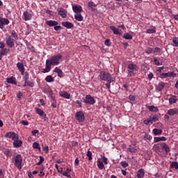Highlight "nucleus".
I'll return each instance as SVG.
<instances>
[{
    "label": "nucleus",
    "instance_id": "obj_51",
    "mask_svg": "<svg viewBox=\"0 0 178 178\" xmlns=\"http://www.w3.org/2000/svg\"><path fill=\"white\" fill-rule=\"evenodd\" d=\"M44 161V156H40V161L37 163L38 166H40V165H42Z\"/></svg>",
    "mask_w": 178,
    "mask_h": 178
},
{
    "label": "nucleus",
    "instance_id": "obj_60",
    "mask_svg": "<svg viewBox=\"0 0 178 178\" xmlns=\"http://www.w3.org/2000/svg\"><path fill=\"white\" fill-rule=\"evenodd\" d=\"M159 141H161L160 137H154V143H159Z\"/></svg>",
    "mask_w": 178,
    "mask_h": 178
},
{
    "label": "nucleus",
    "instance_id": "obj_4",
    "mask_svg": "<svg viewBox=\"0 0 178 178\" xmlns=\"http://www.w3.org/2000/svg\"><path fill=\"white\" fill-rule=\"evenodd\" d=\"M15 166L19 169V170H22V163H23V157H22V155L17 154L15 159Z\"/></svg>",
    "mask_w": 178,
    "mask_h": 178
},
{
    "label": "nucleus",
    "instance_id": "obj_58",
    "mask_svg": "<svg viewBox=\"0 0 178 178\" xmlns=\"http://www.w3.org/2000/svg\"><path fill=\"white\" fill-rule=\"evenodd\" d=\"M26 84H27V86H29V87H34V82H31V81H27Z\"/></svg>",
    "mask_w": 178,
    "mask_h": 178
},
{
    "label": "nucleus",
    "instance_id": "obj_37",
    "mask_svg": "<svg viewBox=\"0 0 178 178\" xmlns=\"http://www.w3.org/2000/svg\"><path fill=\"white\" fill-rule=\"evenodd\" d=\"M172 47H178V38L175 37L172 38Z\"/></svg>",
    "mask_w": 178,
    "mask_h": 178
},
{
    "label": "nucleus",
    "instance_id": "obj_35",
    "mask_svg": "<svg viewBox=\"0 0 178 178\" xmlns=\"http://www.w3.org/2000/svg\"><path fill=\"white\" fill-rule=\"evenodd\" d=\"M75 20H77L78 22H82L83 17L81 16V14H76L74 15Z\"/></svg>",
    "mask_w": 178,
    "mask_h": 178
},
{
    "label": "nucleus",
    "instance_id": "obj_46",
    "mask_svg": "<svg viewBox=\"0 0 178 178\" xmlns=\"http://www.w3.org/2000/svg\"><path fill=\"white\" fill-rule=\"evenodd\" d=\"M33 148H34L35 149H41L40 148V144L38 143L34 142L33 144Z\"/></svg>",
    "mask_w": 178,
    "mask_h": 178
},
{
    "label": "nucleus",
    "instance_id": "obj_42",
    "mask_svg": "<svg viewBox=\"0 0 178 178\" xmlns=\"http://www.w3.org/2000/svg\"><path fill=\"white\" fill-rule=\"evenodd\" d=\"M83 102H84V104H90V95H87L83 98Z\"/></svg>",
    "mask_w": 178,
    "mask_h": 178
},
{
    "label": "nucleus",
    "instance_id": "obj_56",
    "mask_svg": "<svg viewBox=\"0 0 178 178\" xmlns=\"http://www.w3.org/2000/svg\"><path fill=\"white\" fill-rule=\"evenodd\" d=\"M161 52V49L159 47H155L154 50H153V54H159Z\"/></svg>",
    "mask_w": 178,
    "mask_h": 178
},
{
    "label": "nucleus",
    "instance_id": "obj_24",
    "mask_svg": "<svg viewBox=\"0 0 178 178\" xmlns=\"http://www.w3.org/2000/svg\"><path fill=\"white\" fill-rule=\"evenodd\" d=\"M152 133H153L154 136H161L162 134V129L154 128L152 130Z\"/></svg>",
    "mask_w": 178,
    "mask_h": 178
},
{
    "label": "nucleus",
    "instance_id": "obj_44",
    "mask_svg": "<svg viewBox=\"0 0 178 178\" xmlns=\"http://www.w3.org/2000/svg\"><path fill=\"white\" fill-rule=\"evenodd\" d=\"M48 94L51 97V99L53 101H55V97H54V91H52V90H49Z\"/></svg>",
    "mask_w": 178,
    "mask_h": 178
},
{
    "label": "nucleus",
    "instance_id": "obj_29",
    "mask_svg": "<svg viewBox=\"0 0 178 178\" xmlns=\"http://www.w3.org/2000/svg\"><path fill=\"white\" fill-rule=\"evenodd\" d=\"M143 140L145 141H151V140H152V136L151 135H148L147 133H145L143 135Z\"/></svg>",
    "mask_w": 178,
    "mask_h": 178
},
{
    "label": "nucleus",
    "instance_id": "obj_43",
    "mask_svg": "<svg viewBox=\"0 0 178 178\" xmlns=\"http://www.w3.org/2000/svg\"><path fill=\"white\" fill-rule=\"evenodd\" d=\"M4 154L7 158H10L12 156V152L10 150H6Z\"/></svg>",
    "mask_w": 178,
    "mask_h": 178
},
{
    "label": "nucleus",
    "instance_id": "obj_20",
    "mask_svg": "<svg viewBox=\"0 0 178 178\" xmlns=\"http://www.w3.org/2000/svg\"><path fill=\"white\" fill-rule=\"evenodd\" d=\"M35 111H36V113H38V115H40L41 118H43V119L45 118V116H47V115H45V113L44 112V111L41 110V108H35Z\"/></svg>",
    "mask_w": 178,
    "mask_h": 178
},
{
    "label": "nucleus",
    "instance_id": "obj_5",
    "mask_svg": "<svg viewBox=\"0 0 178 178\" xmlns=\"http://www.w3.org/2000/svg\"><path fill=\"white\" fill-rule=\"evenodd\" d=\"M6 44L10 48H13L15 47V40L12 38V36L8 35L6 38Z\"/></svg>",
    "mask_w": 178,
    "mask_h": 178
},
{
    "label": "nucleus",
    "instance_id": "obj_62",
    "mask_svg": "<svg viewBox=\"0 0 178 178\" xmlns=\"http://www.w3.org/2000/svg\"><path fill=\"white\" fill-rule=\"evenodd\" d=\"M0 49H5V42H0Z\"/></svg>",
    "mask_w": 178,
    "mask_h": 178
},
{
    "label": "nucleus",
    "instance_id": "obj_15",
    "mask_svg": "<svg viewBox=\"0 0 178 178\" xmlns=\"http://www.w3.org/2000/svg\"><path fill=\"white\" fill-rule=\"evenodd\" d=\"M59 95L60 97H63V98H66V99H70V94L66 91L60 92Z\"/></svg>",
    "mask_w": 178,
    "mask_h": 178
},
{
    "label": "nucleus",
    "instance_id": "obj_52",
    "mask_svg": "<svg viewBox=\"0 0 178 178\" xmlns=\"http://www.w3.org/2000/svg\"><path fill=\"white\" fill-rule=\"evenodd\" d=\"M143 123H144L145 124H146L147 126H148V124H149V123L152 124L151 118H148V119H147V120H145L143 121Z\"/></svg>",
    "mask_w": 178,
    "mask_h": 178
},
{
    "label": "nucleus",
    "instance_id": "obj_61",
    "mask_svg": "<svg viewBox=\"0 0 178 178\" xmlns=\"http://www.w3.org/2000/svg\"><path fill=\"white\" fill-rule=\"evenodd\" d=\"M147 78L149 79V80H151L154 78V74H152V72L149 73V74L147 75Z\"/></svg>",
    "mask_w": 178,
    "mask_h": 178
},
{
    "label": "nucleus",
    "instance_id": "obj_13",
    "mask_svg": "<svg viewBox=\"0 0 178 178\" xmlns=\"http://www.w3.org/2000/svg\"><path fill=\"white\" fill-rule=\"evenodd\" d=\"M167 113L169 115V116H175V115H178V108H170L168 111Z\"/></svg>",
    "mask_w": 178,
    "mask_h": 178
},
{
    "label": "nucleus",
    "instance_id": "obj_30",
    "mask_svg": "<svg viewBox=\"0 0 178 178\" xmlns=\"http://www.w3.org/2000/svg\"><path fill=\"white\" fill-rule=\"evenodd\" d=\"M147 34H155L156 31L155 30V26H153L152 29H148L146 30Z\"/></svg>",
    "mask_w": 178,
    "mask_h": 178
},
{
    "label": "nucleus",
    "instance_id": "obj_47",
    "mask_svg": "<svg viewBox=\"0 0 178 178\" xmlns=\"http://www.w3.org/2000/svg\"><path fill=\"white\" fill-rule=\"evenodd\" d=\"M104 45H106V47H111L112 45V42H111V40L106 39L104 41Z\"/></svg>",
    "mask_w": 178,
    "mask_h": 178
},
{
    "label": "nucleus",
    "instance_id": "obj_8",
    "mask_svg": "<svg viewBox=\"0 0 178 178\" xmlns=\"http://www.w3.org/2000/svg\"><path fill=\"white\" fill-rule=\"evenodd\" d=\"M72 10L74 13H76V15L80 14L81 13V12H83V8L81 7V6L79 5L72 6Z\"/></svg>",
    "mask_w": 178,
    "mask_h": 178
},
{
    "label": "nucleus",
    "instance_id": "obj_23",
    "mask_svg": "<svg viewBox=\"0 0 178 178\" xmlns=\"http://www.w3.org/2000/svg\"><path fill=\"white\" fill-rule=\"evenodd\" d=\"M22 144L23 142L22 140H19V139L17 140H14L13 142V145L15 148H19V147H22Z\"/></svg>",
    "mask_w": 178,
    "mask_h": 178
},
{
    "label": "nucleus",
    "instance_id": "obj_59",
    "mask_svg": "<svg viewBox=\"0 0 178 178\" xmlns=\"http://www.w3.org/2000/svg\"><path fill=\"white\" fill-rule=\"evenodd\" d=\"M21 124L24 126H29V122L27 120H22L21 121Z\"/></svg>",
    "mask_w": 178,
    "mask_h": 178
},
{
    "label": "nucleus",
    "instance_id": "obj_10",
    "mask_svg": "<svg viewBox=\"0 0 178 178\" xmlns=\"http://www.w3.org/2000/svg\"><path fill=\"white\" fill-rule=\"evenodd\" d=\"M110 30L113 31V34L115 35H122V31L119 30L118 28H115V26H111Z\"/></svg>",
    "mask_w": 178,
    "mask_h": 178
},
{
    "label": "nucleus",
    "instance_id": "obj_22",
    "mask_svg": "<svg viewBox=\"0 0 178 178\" xmlns=\"http://www.w3.org/2000/svg\"><path fill=\"white\" fill-rule=\"evenodd\" d=\"M53 72L54 73H57L58 77H63V72L59 67H56Z\"/></svg>",
    "mask_w": 178,
    "mask_h": 178
},
{
    "label": "nucleus",
    "instance_id": "obj_36",
    "mask_svg": "<svg viewBox=\"0 0 178 178\" xmlns=\"http://www.w3.org/2000/svg\"><path fill=\"white\" fill-rule=\"evenodd\" d=\"M123 38H124V40H133V36L130 33H126L124 34Z\"/></svg>",
    "mask_w": 178,
    "mask_h": 178
},
{
    "label": "nucleus",
    "instance_id": "obj_55",
    "mask_svg": "<svg viewBox=\"0 0 178 178\" xmlns=\"http://www.w3.org/2000/svg\"><path fill=\"white\" fill-rule=\"evenodd\" d=\"M153 51L154 50L152 49V48L148 47L147 49L145 51V53L148 54H152Z\"/></svg>",
    "mask_w": 178,
    "mask_h": 178
},
{
    "label": "nucleus",
    "instance_id": "obj_32",
    "mask_svg": "<svg viewBox=\"0 0 178 178\" xmlns=\"http://www.w3.org/2000/svg\"><path fill=\"white\" fill-rule=\"evenodd\" d=\"M51 66L46 63V67L42 70V73H49L51 71Z\"/></svg>",
    "mask_w": 178,
    "mask_h": 178
},
{
    "label": "nucleus",
    "instance_id": "obj_9",
    "mask_svg": "<svg viewBox=\"0 0 178 178\" xmlns=\"http://www.w3.org/2000/svg\"><path fill=\"white\" fill-rule=\"evenodd\" d=\"M76 118L79 122H84V113L81 111H79L76 113Z\"/></svg>",
    "mask_w": 178,
    "mask_h": 178
},
{
    "label": "nucleus",
    "instance_id": "obj_26",
    "mask_svg": "<svg viewBox=\"0 0 178 178\" xmlns=\"http://www.w3.org/2000/svg\"><path fill=\"white\" fill-rule=\"evenodd\" d=\"M46 24H47V26H49L50 27H54L55 26H58V22L49 20L46 22Z\"/></svg>",
    "mask_w": 178,
    "mask_h": 178
},
{
    "label": "nucleus",
    "instance_id": "obj_19",
    "mask_svg": "<svg viewBox=\"0 0 178 178\" xmlns=\"http://www.w3.org/2000/svg\"><path fill=\"white\" fill-rule=\"evenodd\" d=\"M62 24L64 27H66V29H72V27H73L74 25L73 24V23L70 22H62Z\"/></svg>",
    "mask_w": 178,
    "mask_h": 178
},
{
    "label": "nucleus",
    "instance_id": "obj_64",
    "mask_svg": "<svg viewBox=\"0 0 178 178\" xmlns=\"http://www.w3.org/2000/svg\"><path fill=\"white\" fill-rule=\"evenodd\" d=\"M22 97H23V94L22 93V92H19L17 95V97L19 99H22Z\"/></svg>",
    "mask_w": 178,
    "mask_h": 178
},
{
    "label": "nucleus",
    "instance_id": "obj_28",
    "mask_svg": "<svg viewBox=\"0 0 178 178\" xmlns=\"http://www.w3.org/2000/svg\"><path fill=\"white\" fill-rule=\"evenodd\" d=\"M147 109H149L150 112H158L159 111L155 106H148Z\"/></svg>",
    "mask_w": 178,
    "mask_h": 178
},
{
    "label": "nucleus",
    "instance_id": "obj_1",
    "mask_svg": "<svg viewBox=\"0 0 178 178\" xmlns=\"http://www.w3.org/2000/svg\"><path fill=\"white\" fill-rule=\"evenodd\" d=\"M62 59L61 54H57L51 56L49 59L46 60V63L51 67L58 66L60 63V60Z\"/></svg>",
    "mask_w": 178,
    "mask_h": 178
},
{
    "label": "nucleus",
    "instance_id": "obj_40",
    "mask_svg": "<svg viewBox=\"0 0 178 178\" xmlns=\"http://www.w3.org/2000/svg\"><path fill=\"white\" fill-rule=\"evenodd\" d=\"M45 81L47 83H52V81H54V78L52 77V76L49 75L45 78Z\"/></svg>",
    "mask_w": 178,
    "mask_h": 178
},
{
    "label": "nucleus",
    "instance_id": "obj_17",
    "mask_svg": "<svg viewBox=\"0 0 178 178\" xmlns=\"http://www.w3.org/2000/svg\"><path fill=\"white\" fill-rule=\"evenodd\" d=\"M153 149L154 151L156 153V154H161V145L160 144H155L154 146H153Z\"/></svg>",
    "mask_w": 178,
    "mask_h": 178
},
{
    "label": "nucleus",
    "instance_id": "obj_48",
    "mask_svg": "<svg viewBox=\"0 0 178 178\" xmlns=\"http://www.w3.org/2000/svg\"><path fill=\"white\" fill-rule=\"evenodd\" d=\"M154 65H156V66H161V62L159 61V60H158V58H156V57L154 58Z\"/></svg>",
    "mask_w": 178,
    "mask_h": 178
},
{
    "label": "nucleus",
    "instance_id": "obj_16",
    "mask_svg": "<svg viewBox=\"0 0 178 178\" xmlns=\"http://www.w3.org/2000/svg\"><path fill=\"white\" fill-rule=\"evenodd\" d=\"M24 20L26 22H27L28 20H31L32 15L28 11H24Z\"/></svg>",
    "mask_w": 178,
    "mask_h": 178
},
{
    "label": "nucleus",
    "instance_id": "obj_53",
    "mask_svg": "<svg viewBox=\"0 0 178 178\" xmlns=\"http://www.w3.org/2000/svg\"><path fill=\"white\" fill-rule=\"evenodd\" d=\"M94 104H95V99L90 96V105H94Z\"/></svg>",
    "mask_w": 178,
    "mask_h": 178
},
{
    "label": "nucleus",
    "instance_id": "obj_57",
    "mask_svg": "<svg viewBox=\"0 0 178 178\" xmlns=\"http://www.w3.org/2000/svg\"><path fill=\"white\" fill-rule=\"evenodd\" d=\"M24 80L26 81V83L27 84V81H29V74H26L24 76Z\"/></svg>",
    "mask_w": 178,
    "mask_h": 178
},
{
    "label": "nucleus",
    "instance_id": "obj_38",
    "mask_svg": "<svg viewBox=\"0 0 178 178\" xmlns=\"http://www.w3.org/2000/svg\"><path fill=\"white\" fill-rule=\"evenodd\" d=\"M70 172H72V170L67 168L66 170L63 172V175L67 177H70V174H69Z\"/></svg>",
    "mask_w": 178,
    "mask_h": 178
},
{
    "label": "nucleus",
    "instance_id": "obj_6",
    "mask_svg": "<svg viewBox=\"0 0 178 178\" xmlns=\"http://www.w3.org/2000/svg\"><path fill=\"white\" fill-rule=\"evenodd\" d=\"M159 77L161 79H167V77H176L175 72H168L166 73H162L160 74Z\"/></svg>",
    "mask_w": 178,
    "mask_h": 178
},
{
    "label": "nucleus",
    "instance_id": "obj_18",
    "mask_svg": "<svg viewBox=\"0 0 178 178\" xmlns=\"http://www.w3.org/2000/svg\"><path fill=\"white\" fill-rule=\"evenodd\" d=\"M145 175V172H144V169H140L138 170L136 177L137 178H144Z\"/></svg>",
    "mask_w": 178,
    "mask_h": 178
},
{
    "label": "nucleus",
    "instance_id": "obj_34",
    "mask_svg": "<svg viewBox=\"0 0 178 178\" xmlns=\"http://www.w3.org/2000/svg\"><path fill=\"white\" fill-rule=\"evenodd\" d=\"M97 166L99 169H100V170H102V169L105 168V165H104V162L99 160L97 161Z\"/></svg>",
    "mask_w": 178,
    "mask_h": 178
},
{
    "label": "nucleus",
    "instance_id": "obj_45",
    "mask_svg": "<svg viewBox=\"0 0 178 178\" xmlns=\"http://www.w3.org/2000/svg\"><path fill=\"white\" fill-rule=\"evenodd\" d=\"M128 152L136 154L137 152V149L134 147H129L127 148Z\"/></svg>",
    "mask_w": 178,
    "mask_h": 178
},
{
    "label": "nucleus",
    "instance_id": "obj_49",
    "mask_svg": "<svg viewBox=\"0 0 178 178\" xmlns=\"http://www.w3.org/2000/svg\"><path fill=\"white\" fill-rule=\"evenodd\" d=\"M150 118V120L152 122V124L155 122H158V120H159V118H158V117H156V115H154V116H153L152 118Z\"/></svg>",
    "mask_w": 178,
    "mask_h": 178
},
{
    "label": "nucleus",
    "instance_id": "obj_21",
    "mask_svg": "<svg viewBox=\"0 0 178 178\" xmlns=\"http://www.w3.org/2000/svg\"><path fill=\"white\" fill-rule=\"evenodd\" d=\"M58 15L61 16L63 19H65L67 15H66V10L64 8H60L58 11Z\"/></svg>",
    "mask_w": 178,
    "mask_h": 178
},
{
    "label": "nucleus",
    "instance_id": "obj_31",
    "mask_svg": "<svg viewBox=\"0 0 178 178\" xmlns=\"http://www.w3.org/2000/svg\"><path fill=\"white\" fill-rule=\"evenodd\" d=\"M176 102H177V98H176V96H172L171 98L169 99L170 105H172V104H176Z\"/></svg>",
    "mask_w": 178,
    "mask_h": 178
},
{
    "label": "nucleus",
    "instance_id": "obj_3",
    "mask_svg": "<svg viewBox=\"0 0 178 178\" xmlns=\"http://www.w3.org/2000/svg\"><path fill=\"white\" fill-rule=\"evenodd\" d=\"M99 77L100 80H103V81H109L110 83H113V81H114L111 74L104 71L100 72Z\"/></svg>",
    "mask_w": 178,
    "mask_h": 178
},
{
    "label": "nucleus",
    "instance_id": "obj_54",
    "mask_svg": "<svg viewBox=\"0 0 178 178\" xmlns=\"http://www.w3.org/2000/svg\"><path fill=\"white\" fill-rule=\"evenodd\" d=\"M163 69H165V67H159L158 69L156 70V73L158 74H159V73H161L162 70H163Z\"/></svg>",
    "mask_w": 178,
    "mask_h": 178
},
{
    "label": "nucleus",
    "instance_id": "obj_25",
    "mask_svg": "<svg viewBox=\"0 0 178 178\" xmlns=\"http://www.w3.org/2000/svg\"><path fill=\"white\" fill-rule=\"evenodd\" d=\"M6 80H7V83H8L9 84H15V85L17 84L16 83V78H15L13 76L7 78Z\"/></svg>",
    "mask_w": 178,
    "mask_h": 178
},
{
    "label": "nucleus",
    "instance_id": "obj_2",
    "mask_svg": "<svg viewBox=\"0 0 178 178\" xmlns=\"http://www.w3.org/2000/svg\"><path fill=\"white\" fill-rule=\"evenodd\" d=\"M128 76L129 77H133V76H136L137 74V72H138V67L137 65L134 63H129L128 65Z\"/></svg>",
    "mask_w": 178,
    "mask_h": 178
},
{
    "label": "nucleus",
    "instance_id": "obj_14",
    "mask_svg": "<svg viewBox=\"0 0 178 178\" xmlns=\"http://www.w3.org/2000/svg\"><path fill=\"white\" fill-rule=\"evenodd\" d=\"M161 147L163 151H165V154H168V152H170V148L169 147V146H168V145H166V143H161Z\"/></svg>",
    "mask_w": 178,
    "mask_h": 178
},
{
    "label": "nucleus",
    "instance_id": "obj_12",
    "mask_svg": "<svg viewBox=\"0 0 178 178\" xmlns=\"http://www.w3.org/2000/svg\"><path fill=\"white\" fill-rule=\"evenodd\" d=\"M5 24H9V21L6 18H0V29H3Z\"/></svg>",
    "mask_w": 178,
    "mask_h": 178
},
{
    "label": "nucleus",
    "instance_id": "obj_41",
    "mask_svg": "<svg viewBox=\"0 0 178 178\" xmlns=\"http://www.w3.org/2000/svg\"><path fill=\"white\" fill-rule=\"evenodd\" d=\"M11 37L15 38V40H19V36L17 35V33L15 31H12Z\"/></svg>",
    "mask_w": 178,
    "mask_h": 178
},
{
    "label": "nucleus",
    "instance_id": "obj_33",
    "mask_svg": "<svg viewBox=\"0 0 178 178\" xmlns=\"http://www.w3.org/2000/svg\"><path fill=\"white\" fill-rule=\"evenodd\" d=\"M10 49H1V50L0 51V53L1 54V55H3L5 56V55H8V54H9L10 52Z\"/></svg>",
    "mask_w": 178,
    "mask_h": 178
},
{
    "label": "nucleus",
    "instance_id": "obj_11",
    "mask_svg": "<svg viewBox=\"0 0 178 178\" xmlns=\"http://www.w3.org/2000/svg\"><path fill=\"white\" fill-rule=\"evenodd\" d=\"M17 67L18 70H19L22 76H23L24 74V71H25L24 65H23V63H17Z\"/></svg>",
    "mask_w": 178,
    "mask_h": 178
},
{
    "label": "nucleus",
    "instance_id": "obj_7",
    "mask_svg": "<svg viewBox=\"0 0 178 178\" xmlns=\"http://www.w3.org/2000/svg\"><path fill=\"white\" fill-rule=\"evenodd\" d=\"M6 137L13 139V141H16L17 140H19V135H17V134L14 132L7 133V134L6 135Z\"/></svg>",
    "mask_w": 178,
    "mask_h": 178
},
{
    "label": "nucleus",
    "instance_id": "obj_39",
    "mask_svg": "<svg viewBox=\"0 0 178 178\" xmlns=\"http://www.w3.org/2000/svg\"><path fill=\"white\" fill-rule=\"evenodd\" d=\"M171 169H178V163L176 161H173L170 164Z\"/></svg>",
    "mask_w": 178,
    "mask_h": 178
},
{
    "label": "nucleus",
    "instance_id": "obj_50",
    "mask_svg": "<svg viewBox=\"0 0 178 178\" xmlns=\"http://www.w3.org/2000/svg\"><path fill=\"white\" fill-rule=\"evenodd\" d=\"M120 165L124 168H127L129 166V163H127V161H121Z\"/></svg>",
    "mask_w": 178,
    "mask_h": 178
},
{
    "label": "nucleus",
    "instance_id": "obj_27",
    "mask_svg": "<svg viewBox=\"0 0 178 178\" xmlns=\"http://www.w3.org/2000/svg\"><path fill=\"white\" fill-rule=\"evenodd\" d=\"M165 88V83L163 82H161L159 85L156 87V91H162Z\"/></svg>",
    "mask_w": 178,
    "mask_h": 178
},
{
    "label": "nucleus",
    "instance_id": "obj_63",
    "mask_svg": "<svg viewBox=\"0 0 178 178\" xmlns=\"http://www.w3.org/2000/svg\"><path fill=\"white\" fill-rule=\"evenodd\" d=\"M129 99L130 101H135L136 97H134V95H130L129 96Z\"/></svg>",
    "mask_w": 178,
    "mask_h": 178
}]
</instances>
